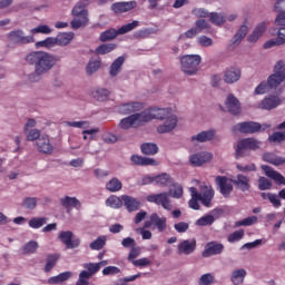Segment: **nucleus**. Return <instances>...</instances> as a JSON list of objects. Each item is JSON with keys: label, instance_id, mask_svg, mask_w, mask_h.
Segmentation results:
<instances>
[{"label": "nucleus", "instance_id": "obj_12", "mask_svg": "<svg viewBox=\"0 0 285 285\" xmlns=\"http://www.w3.org/2000/svg\"><path fill=\"white\" fill-rule=\"evenodd\" d=\"M216 184L219 187L223 197H230V194L233 193V179L227 178L226 176H218L216 177Z\"/></svg>", "mask_w": 285, "mask_h": 285}, {"label": "nucleus", "instance_id": "obj_47", "mask_svg": "<svg viewBox=\"0 0 285 285\" xmlns=\"http://www.w3.org/2000/svg\"><path fill=\"white\" fill-rule=\"evenodd\" d=\"M169 195L170 197H174V199H181V197L184 196V187H181V185L179 184H174L169 188Z\"/></svg>", "mask_w": 285, "mask_h": 285}, {"label": "nucleus", "instance_id": "obj_4", "mask_svg": "<svg viewBox=\"0 0 285 285\" xmlns=\"http://www.w3.org/2000/svg\"><path fill=\"white\" fill-rule=\"evenodd\" d=\"M190 200L188 203L189 208L193 210H199V202L203 204V206H206V208H210L213 206V199L215 198V189H213L212 186H203L200 189V193L197 191V188L190 187Z\"/></svg>", "mask_w": 285, "mask_h": 285}, {"label": "nucleus", "instance_id": "obj_48", "mask_svg": "<svg viewBox=\"0 0 285 285\" xmlns=\"http://www.w3.org/2000/svg\"><path fill=\"white\" fill-rule=\"evenodd\" d=\"M106 204L109 208H121L124 206V199L121 197L110 196L107 198Z\"/></svg>", "mask_w": 285, "mask_h": 285}, {"label": "nucleus", "instance_id": "obj_43", "mask_svg": "<svg viewBox=\"0 0 285 285\" xmlns=\"http://www.w3.org/2000/svg\"><path fill=\"white\" fill-rule=\"evenodd\" d=\"M141 153L142 155H157L159 153V147L153 142H145L141 145Z\"/></svg>", "mask_w": 285, "mask_h": 285}, {"label": "nucleus", "instance_id": "obj_32", "mask_svg": "<svg viewBox=\"0 0 285 285\" xmlns=\"http://www.w3.org/2000/svg\"><path fill=\"white\" fill-rule=\"evenodd\" d=\"M249 181H250V180L248 179V177H246V176L239 174V175L236 176V179L234 180V184H235V186H236L239 190H243V193H244V191H246V190H249V188H250V185H248Z\"/></svg>", "mask_w": 285, "mask_h": 285}, {"label": "nucleus", "instance_id": "obj_38", "mask_svg": "<svg viewBox=\"0 0 285 285\" xmlns=\"http://www.w3.org/2000/svg\"><path fill=\"white\" fill-rule=\"evenodd\" d=\"M72 39H75V33H72V32L59 33L56 37L57 46H68V43H70V41H72Z\"/></svg>", "mask_w": 285, "mask_h": 285}, {"label": "nucleus", "instance_id": "obj_42", "mask_svg": "<svg viewBox=\"0 0 285 285\" xmlns=\"http://www.w3.org/2000/svg\"><path fill=\"white\" fill-rule=\"evenodd\" d=\"M29 228L33 229H39L42 228V226H46L48 224V218L47 217H33L29 222Z\"/></svg>", "mask_w": 285, "mask_h": 285}, {"label": "nucleus", "instance_id": "obj_56", "mask_svg": "<svg viewBox=\"0 0 285 285\" xmlns=\"http://www.w3.org/2000/svg\"><path fill=\"white\" fill-rule=\"evenodd\" d=\"M27 141H39L41 139V131L39 129H29L24 131Z\"/></svg>", "mask_w": 285, "mask_h": 285}, {"label": "nucleus", "instance_id": "obj_17", "mask_svg": "<svg viewBox=\"0 0 285 285\" xmlns=\"http://www.w3.org/2000/svg\"><path fill=\"white\" fill-rule=\"evenodd\" d=\"M213 159V154L208 151H199L189 156V161L193 166H204Z\"/></svg>", "mask_w": 285, "mask_h": 285}, {"label": "nucleus", "instance_id": "obj_54", "mask_svg": "<svg viewBox=\"0 0 285 285\" xmlns=\"http://www.w3.org/2000/svg\"><path fill=\"white\" fill-rule=\"evenodd\" d=\"M38 248H39V243H37L36 240H30L23 246V253L26 255H32L37 253Z\"/></svg>", "mask_w": 285, "mask_h": 285}, {"label": "nucleus", "instance_id": "obj_18", "mask_svg": "<svg viewBox=\"0 0 285 285\" xmlns=\"http://www.w3.org/2000/svg\"><path fill=\"white\" fill-rule=\"evenodd\" d=\"M224 253V244L217 242H209L205 245L203 257H213L214 255H222Z\"/></svg>", "mask_w": 285, "mask_h": 285}, {"label": "nucleus", "instance_id": "obj_41", "mask_svg": "<svg viewBox=\"0 0 285 285\" xmlns=\"http://www.w3.org/2000/svg\"><path fill=\"white\" fill-rule=\"evenodd\" d=\"M119 36L117 29H108L104 32L100 33V41H102V43H106V41H112V39H117V37Z\"/></svg>", "mask_w": 285, "mask_h": 285}, {"label": "nucleus", "instance_id": "obj_31", "mask_svg": "<svg viewBox=\"0 0 285 285\" xmlns=\"http://www.w3.org/2000/svg\"><path fill=\"white\" fill-rule=\"evenodd\" d=\"M247 35H248V26L242 24L237 30L236 35L233 37L232 43L234 46H239L242 41H244Z\"/></svg>", "mask_w": 285, "mask_h": 285}, {"label": "nucleus", "instance_id": "obj_44", "mask_svg": "<svg viewBox=\"0 0 285 285\" xmlns=\"http://www.w3.org/2000/svg\"><path fill=\"white\" fill-rule=\"evenodd\" d=\"M117 49V45L115 43H105L100 45L96 48L95 55H108L109 52H112V50Z\"/></svg>", "mask_w": 285, "mask_h": 285}, {"label": "nucleus", "instance_id": "obj_15", "mask_svg": "<svg viewBox=\"0 0 285 285\" xmlns=\"http://www.w3.org/2000/svg\"><path fill=\"white\" fill-rule=\"evenodd\" d=\"M197 248V240L184 239L177 245L178 255H193Z\"/></svg>", "mask_w": 285, "mask_h": 285}, {"label": "nucleus", "instance_id": "obj_39", "mask_svg": "<svg viewBox=\"0 0 285 285\" xmlns=\"http://www.w3.org/2000/svg\"><path fill=\"white\" fill-rule=\"evenodd\" d=\"M246 277V269H236L232 273L230 282H233L234 285H239L244 283V279Z\"/></svg>", "mask_w": 285, "mask_h": 285}, {"label": "nucleus", "instance_id": "obj_2", "mask_svg": "<svg viewBox=\"0 0 285 285\" xmlns=\"http://www.w3.org/2000/svg\"><path fill=\"white\" fill-rule=\"evenodd\" d=\"M26 61L29 62L30 66H35L42 75H48L52 67L57 66L59 58L46 51H33L26 57Z\"/></svg>", "mask_w": 285, "mask_h": 285}, {"label": "nucleus", "instance_id": "obj_33", "mask_svg": "<svg viewBox=\"0 0 285 285\" xmlns=\"http://www.w3.org/2000/svg\"><path fill=\"white\" fill-rule=\"evenodd\" d=\"M70 277H72V272H63V273L58 274L57 276L50 277L47 281V283L50 285L62 284V282H68V279H70Z\"/></svg>", "mask_w": 285, "mask_h": 285}, {"label": "nucleus", "instance_id": "obj_58", "mask_svg": "<svg viewBox=\"0 0 285 285\" xmlns=\"http://www.w3.org/2000/svg\"><path fill=\"white\" fill-rule=\"evenodd\" d=\"M38 48H55L57 46V38L49 37L36 43Z\"/></svg>", "mask_w": 285, "mask_h": 285}, {"label": "nucleus", "instance_id": "obj_25", "mask_svg": "<svg viewBox=\"0 0 285 285\" xmlns=\"http://www.w3.org/2000/svg\"><path fill=\"white\" fill-rule=\"evenodd\" d=\"M99 70H101V58H90L85 68L87 77H92Z\"/></svg>", "mask_w": 285, "mask_h": 285}, {"label": "nucleus", "instance_id": "obj_10", "mask_svg": "<svg viewBox=\"0 0 285 285\" xmlns=\"http://www.w3.org/2000/svg\"><path fill=\"white\" fill-rule=\"evenodd\" d=\"M234 132H243L245 135H253L262 130V125L255 121L239 122L233 127Z\"/></svg>", "mask_w": 285, "mask_h": 285}, {"label": "nucleus", "instance_id": "obj_27", "mask_svg": "<svg viewBox=\"0 0 285 285\" xmlns=\"http://www.w3.org/2000/svg\"><path fill=\"white\" fill-rule=\"evenodd\" d=\"M279 104H282V100L279 97L271 96L268 98H265L259 104V108H262V110H273V108H277V106H279Z\"/></svg>", "mask_w": 285, "mask_h": 285}, {"label": "nucleus", "instance_id": "obj_51", "mask_svg": "<svg viewBox=\"0 0 285 285\" xmlns=\"http://www.w3.org/2000/svg\"><path fill=\"white\" fill-rule=\"evenodd\" d=\"M43 72L39 71V69L35 68V71L27 75V81L29 83H39V81H41V78L43 77Z\"/></svg>", "mask_w": 285, "mask_h": 285}, {"label": "nucleus", "instance_id": "obj_13", "mask_svg": "<svg viewBox=\"0 0 285 285\" xmlns=\"http://www.w3.org/2000/svg\"><path fill=\"white\" fill-rule=\"evenodd\" d=\"M267 29L268 23H266V21L256 24L252 33L247 37L248 43H257L264 37V33L266 32Z\"/></svg>", "mask_w": 285, "mask_h": 285}, {"label": "nucleus", "instance_id": "obj_55", "mask_svg": "<svg viewBox=\"0 0 285 285\" xmlns=\"http://www.w3.org/2000/svg\"><path fill=\"white\" fill-rule=\"evenodd\" d=\"M106 236L98 237L96 240L90 243L89 248H91V250H101V248L106 246Z\"/></svg>", "mask_w": 285, "mask_h": 285}, {"label": "nucleus", "instance_id": "obj_40", "mask_svg": "<svg viewBox=\"0 0 285 285\" xmlns=\"http://www.w3.org/2000/svg\"><path fill=\"white\" fill-rule=\"evenodd\" d=\"M263 159L268 164H273V166H282V164H285V158L278 157L275 154L271 153L264 154Z\"/></svg>", "mask_w": 285, "mask_h": 285}, {"label": "nucleus", "instance_id": "obj_3", "mask_svg": "<svg viewBox=\"0 0 285 285\" xmlns=\"http://www.w3.org/2000/svg\"><path fill=\"white\" fill-rule=\"evenodd\" d=\"M285 80V62L279 60L274 66V73H272L267 81H262L255 88V95H266V92H271V90L277 88L282 81Z\"/></svg>", "mask_w": 285, "mask_h": 285}, {"label": "nucleus", "instance_id": "obj_6", "mask_svg": "<svg viewBox=\"0 0 285 285\" xmlns=\"http://www.w3.org/2000/svg\"><path fill=\"white\" fill-rule=\"evenodd\" d=\"M142 124H146L142 114L138 112L122 118L118 126L121 130H130V128H139Z\"/></svg>", "mask_w": 285, "mask_h": 285}, {"label": "nucleus", "instance_id": "obj_63", "mask_svg": "<svg viewBox=\"0 0 285 285\" xmlns=\"http://www.w3.org/2000/svg\"><path fill=\"white\" fill-rule=\"evenodd\" d=\"M254 224H257V216H249L236 222V226H253Z\"/></svg>", "mask_w": 285, "mask_h": 285}, {"label": "nucleus", "instance_id": "obj_28", "mask_svg": "<svg viewBox=\"0 0 285 285\" xmlns=\"http://www.w3.org/2000/svg\"><path fill=\"white\" fill-rule=\"evenodd\" d=\"M130 160L135 166H159V163L154 158H146L139 155H132Z\"/></svg>", "mask_w": 285, "mask_h": 285}, {"label": "nucleus", "instance_id": "obj_50", "mask_svg": "<svg viewBox=\"0 0 285 285\" xmlns=\"http://www.w3.org/2000/svg\"><path fill=\"white\" fill-rule=\"evenodd\" d=\"M71 14L72 17L87 16L88 10H86V4H83V2H77L76 6L72 8Z\"/></svg>", "mask_w": 285, "mask_h": 285}, {"label": "nucleus", "instance_id": "obj_7", "mask_svg": "<svg viewBox=\"0 0 285 285\" xmlns=\"http://www.w3.org/2000/svg\"><path fill=\"white\" fill-rule=\"evenodd\" d=\"M147 202L163 206L165 210H173V203L170 202V195L168 193L151 194L147 196Z\"/></svg>", "mask_w": 285, "mask_h": 285}, {"label": "nucleus", "instance_id": "obj_62", "mask_svg": "<svg viewBox=\"0 0 285 285\" xmlns=\"http://www.w3.org/2000/svg\"><path fill=\"white\" fill-rule=\"evenodd\" d=\"M141 255V247H132L128 254L127 262H130V264H134V262L137 261V257Z\"/></svg>", "mask_w": 285, "mask_h": 285}, {"label": "nucleus", "instance_id": "obj_5", "mask_svg": "<svg viewBox=\"0 0 285 285\" xmlns=\"http://www.w3.org/2000/svg\"><path fill=\"white\" fill-rule=\"evenodd\" d=\"M202 63V56L199 55H186L180 58V66L185 75H197L199 65Z\"/></svg>", "mask_w": 285, "mask_h": 285}, {"label": "nucleus", "instance_id": "obj_57", "mask_svg": "<svg viewBox=\"0 0 285 285\" xmlns=\"http://www.w3.org/2000/svg\"><path fill=\"white\" fill-rule=\"evenodd\" d=\"M137 26H139V21L134 20L130 23L124 24L122 27H120L117 31L118 35H127V32H131V30H135V28H137Z\"/></svg>", "mask_w": 285, "mask_h": 285}, {"label": "nucleus", "instance_id": "obj_11", "mask_svg": "<svg viewBox=\"0 0 285 285\" xmlns=\"http://www.w3.org/2000/svg\"><path fill=\"white\" fill-rule=\"evenodd\" d=\"M139 110H144V104L139 101H129L117 106L119 115H132V112H139Z\"/></svg>", "mask_w": 285, "mask_h": 285}, {"label": "nucleus", "instance_id": "obj_64", "mask_svg": "<svg viewBox=\"0 0 285 285\" xmlns=\"http://www.w3.org/2000/svg\"><path fill=\"white\" fill-rule=\"evenodd\" d=\"M88 279H90V273H88V271H82L79 274L76 285H88Z\"/></svg>", "mask_w": 285, "mask_h": 285}, {"label": "nucleus", "instance_id": "obj_61", "mask_svg": "<svg viewBox=\"0 0 285 285\" xmlns=\"http://www.w3.org/2000/svg\"><path fill=\"white\" fill-rule=\"evenodd\" d=\"M240 239H244V229H238L229 234L227 242H229V244H235V242H240Z\"/></svg>", "mask_w": 285, "mask_h": 285}, {"label": "nucleus", "instance_id": "obj_53", "mask_svg": "<svg viewBox=\"0 0 285 285\" xmlns=\"http://www.w3.org/2000/svg\"><path fill=\"white\" fill-rule=\"evenodd\" d=\"M154 184H156V186H166L167 184H170V175L160 174L158 176H154Z\"/></svg>", "mask_w": 285, "mask_h": 285}, {"label": "nucleus", "instance_id": "obj_35", "mask_svg": "<svg viewBox=\"0 0 285 285\" xmlns=\"http://www.w3.org/2000/svg\"><path fill=\"white\" fill-rule=\"evenodd\" d=\"M121 188H124V184L121 183V180H119V178L114 177L111 178L107 184H106V189L109 193H119V190H121Z\"/></svg>", "mask_w": 285, "mask_h": 285}, {"label": "nucleus", "instance_id": "obj_20", "mask_svg": "<svg viewBox=\"0 0 285 285\" xmlns=\"http://www.w3.org/2000/svg\"><path fill=\"white\" fill-rule=\"evenodd\" d=\"M122 205L128 210V213H135L141 208V202L132 196L122 195Z\"/></svg>", "mask_w": 285, "mask_h": 285}, {"label": "nucleus", "instance_id": "obj_34", "mask_svg": "<svg viewBox=\"0 0 285 285\" xmlns=\"http://www.w3.org/2000/svg\"><path fill=\"white\" fill-rule=\"evenodd\" d=\"M150 222L160 233H164V230H166V217H159V215L157 214H151Z\"/></svg>", "mask_w": 285, "mask_h": 285}, {"label": "nucleus", "instance_id": "obj_52", "mask_svg": "<svg viewBox=\"0 0 285 285\" xmlns=\"http://www.w3.org/2000/svg\"><path fill=\"white\" fill-rule=\"evenodd\" d=\"M39 199L37 197H26L22 200V207L26 208L27 210H35L37 208V203Z\"/></svg>", "mask_w": 285, "mask_h": 285}, {"label": "nucleus", "instance_id": "obj_46", "mask_svg": "<svg viewBox=\"0 0 285 285\" xmlns=\"http://www.w3.org/2000/svg\"><path fill=\"white\" fill-rule=\"evenodd\" d=\"M196 226H213L215 224V216L213 214H207L196 220Z\"/></svg>", "mask_w": 285, "mask_h": 285}, {"label": "nucleus", "instance_id": "obj_45", "mask_svg": "<svg viewBox=\"0 0 285 285\" xmlns=\"http://www.w3.org/2000/svg\"><path fill=\"white\" fill-rule=\"evenodd\" d=\"M195 28L198 31V35H202V32H210V24L205 19L196 20Z\"/></svg>", "mask_w": 285, "mask_h": 285}, {"label": "nucleus", "instance_id": "obj_24", "mask_svg": "<svg viewBox=\"0 0 285 285\" xmlns=\"http://www.w3.org/2000/svg\"><path fill=\"white\" fill-rule=\"evenodd\" d=\"M137 8L136 1H129V2H116L111 6L112 12L116 14L128 12L129 10H132Z\"/></svg>", "mask_w": 285, "mask_h": 285}, {"label": "nucleus", "instance_id": "obj_19", "mask_svg": "<svg viewBox=\"0 0 285 285\" xmlns=\"http://www.w3.org/2000/svg\"><path fill=\"white\" fill-rule=\"evenodd\" d=\"M242 79V70L239 68L230 67L224 71L223 80L225 83H237Z\"/></svg>", "mask_w": 285, "mask_h": 285}, {"label": "nucleus", "instance_id": "obj_29", "mask_svg": "<svg viewBox=\"0 0 285 285\" xmlns=\"http://www.w3.org/2000/svg\"><path fill=\"white\" fill-rule=\"evenodd\" d=\"M91 97L96 99V101H108L110 99V91L104 87H97L91 91Z\"/></svg>", "mask_w": 285, "mask_h": 285}, {"label": "nucleus", "instance_id": "obj_59", "mask_svg": "<svg viewBox=\"0 0 285 285\" xmlns=\"http://www.w3.org/2000/svg\"><path fill=\"white\" fill-rule=\"evenodd\" d=\"M52 29L48 27V24H40L30 30V35H50Z\"/></svg>", "mask_w": 285, "mask_h": 285}, {"label": "nucleus", "instance_id": "obj_49", "mask_svg": "<svg viewBox=\"0 0 285 285\" xmlns=\"http://www.w3.org/2000/svg\"><path fill=\"white\" fill-rule=\"evenodd\" d=\"M209 19L215 26H223V23H226V16L224 13L212 12Z\"/></svg>", "mask_w": 285, "mask_h": 285}, {"label": "nucleus", "instance_id": "obj_30", "mask_svg": "<svg viewBox=\"0 0 285 285\" xmlns=\"http://www.w3.org/2000/svg\"><path fill=\"white\" fill-rule=\"evenodd\" d=\"M126 62V58L124 56L118 57L110 66L109 75L110 77H117L121 72V67Z\"/></svg>", "mask_w": 285, "mask_h": 285}, {"label": "nucleus", "instance_id": "obj_21", "mask_svg": "<svg viewBox=\"0 0 285 285\" xmlns=\"http://www.w3.org/2000/svg\"><path fill=\"white\" fill-rule=\"evenodd\" d=\"M213 139H215V129H209L191 136L190 141L193 144H206V141H213Z\"/></svg>", "mask_w": 285, "mask_h": 285}, {"label": "nucleus", "instance_id": "obj_36", "mask_svg": "<svg viewBox=\"0 0 285 285\" xmlns=\"http://www.w3.org/2000/svg\"><path fill=\"white\" fill-rule=\"evenodd\" d=\"M88 26V14L87 16H73L71 20V28L73 30H79V28H85Z\"/></svg>", "mask_w": 285, "mask_h": 285}, {"label": "nucleus", "instance_id": "obj_16", "mask_svg": "<svg viewBox=\"0 0 285 285\" xmlns=\"http://www.w3.org/2000/svg\"><path fill=\"white\" fill-rule=\"evenodd\" d=\"M37 149L42 155H52L55 151V146L50 142V136H41L37 141Z\"/></svg>", "mask_w": 285, "mask_h": 285}, {"label": "nucleus", "instance_id": "obj_23", "mask_svg": "<svg viewBox=\"0 0 285 285\" xmlns=\"http://www.w3.org/2000/svg\"><path fill=\"white\" fill-rule=\"evenodd\" d=\"M274 10L278 12L275 26H285V0H277L274 4Z\"/></svg>", "mask_w": 285, "mask_h": 285}, {"label": "nucleus", "instance_id": "obj_22", "mask_svg": "<svg viewBox=\"0 0 285 285\" xmlns=\"http://www.w3.org/2000/svg\"><path fill=\"white\" fill-rule=\"evenodd\" d=\"M59 239L66 245L67 248H78L81 240L79 238H72V232H61Z\"/></svg>", "mask_w": 285, "mask_h": 285}, {"label": "nucleus", "instance_id": "obj_8", "mask_svg": "<svg viewBox=\"0 0 285 285\" xmlns=\"http://www.w3.org/2000/svg\"><path fill=\"white\" fill-rule=\"evenodd\" d=\"M259 146H262V142L254 138L239 140L236 148V157H244L246 150H257Z\"/></svg>", "mask_w": 285, "mask_h": 285}, {"label": "nucleus", "instance_id": "obj_14", "mask_svg": "<svg viewBox=\"0 0 285 285\" xmlns=\"http://www.w3.org/2000/svg\"><path fill=\"white\" fill-rule=\"evenodd\" d=\"M225 108H227L230 115H239L242 112V102H239L235 95L229 94L225 99Z\"/></svg>", "mask_w": 285, "mask_h": 285}, {"label": "nucleus", "instance_id": "obj_26", "mask_svg": "<svg viewBox=\"0 0 285 285\" xmlns=\"http://www.w3.org/2000/svg\"><path fill=\"white\" fill-rule=\"evenodd\" d=\"M262 170H264L266 177H269V179H274L276 184H282L283 186H285V178L284 176H282V174L277 173L275 169L266 165L262 166Z\"/></svg>", "mask_w": 285, "mask_h": 285}, {"label": "nucleus", "instance_id": "obj_60", "mask_svg": "<svg viewBox=\"0 0 285 285\" xmlns=\"http://www.w3.org/2000/svg\"><path fill=\"white\" fill-rule=\"evenodd\" d=\"M131 264L132 266H136V268H146L153 265V261H150L148 257H142L134 261Z\"/></svg>", "mask_w": 285, "mask_h": 285}, {"label": "nucleus", "instance_id": "obj_37", "mask_svg": "<svg viewBox=\"0 0 285 285\" xmlns=\"http://www.w3.org/2000/svg\"><path fill=\"white\" fill-rule=\"evenodd\" d=\"M60 202L65 208H81V202L77 197L65 196Z\"/></svg>", "mask_w": 285, "mask_h": 285}, {"label": "nucleus", "instance_id": "obj_9", "mask_svg": "<svg viewBox=\"0 0 285 285\" xmlns=\"http://www.w3.org/2000/svg\"><path fill=\"white\" fill-rule=\"evenodd\" d=\"M8 39L11 43H17L18 46H27V43H35V37L26 36L23 30H13L9 32Z\"/></svg>", "mask_w": 285, "mask_h": 285}, {"label": "nucleus", "instance_id": "obj_1", "mask_svg": "<svg viewBox=\"0 0 285 285\" xmlns=\"http://www.w3.org/2000/svg\"><path fill=\"white\" fill-rule=\"evenodd\" d=\"M141 114L145 124L153 121V119L164 121L156 129L158 135H166L168 132H173V130L177 128L178 118L177 115L173 112V108L170 107L161 108L158 106H153L141 111Z\"/></svg>", "mask_w": 285, "mask_h": 285}]
</instances>
